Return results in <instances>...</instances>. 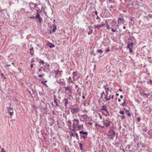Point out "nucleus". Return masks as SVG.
Returning <instances> with one entry per match:
<instances>
[{
	"instance_id": "ddd939ff",
	"label": "nucleus",
	"mask_w": 152,
	"mask_h": 152,
	"mask_svg": "<svg viewBox=\"0 0 152 152\" xmlns=\"http://www.w3.org/2000/svg\"><path fill=\"white\" fill-rule=\"evenodd\" d=\"M31 46L32 45H30V54L32 55L34 53V51L33 50V48Z\"/></svg>"
},
{
	"instance_id": "e2e57ef3",
	"label": "nucleus",
	"mask_w": 152,
	"mask_h": 152,
	"mask_svg": "<svg viewBox=\"0 0 152 152\" xmlns=\"http://www.w3.org/2000/svg\"><path fill=\"white\" fill-rule=\"evenodd\" d=\"M122 118H123V119L125 118V116H124V115H122Z\"/></svg>"
},
{
	"instance_id": "3c124183",
	"label": "nucleus",
	"mask_w": 152,
	"mask_h": 152,
	"mask_svg": "<svg viewBox=\"0 0 152 152\" xmlns=\"http://www.w3.org/2000/svg\"><path fill=\"white\" fill-rule=\"evenodd\" d=\"M105 92H106V94H107V95H108V91H105Z\"/></svg>"
},
{
	"instance_id": "c03bdc74",
	"label": "nucleus",
	"mask_w": 152,
	"mask_h": 152,
	"mask_svg": "<svg viewBox=\"0 0 152 152\" xmlns=\"http://www.w3.org/2000/svg\"><path fill=\"white\" fill-rule=\"evenodd\" d=\"M148 16L149 17L152 18V15L151 14H149Z\"/></svg>"
},
{
	"instance_id": "b1692460",
	"label": "nucleus",
	"mask_w": 152,
	"mask_h": 152,
	"mask_svg": "<svg viewBox=\"0 0 152 152\" xmlns=\"http://www.w3.org/2000/svg\"><path fill=\"white\" fill-rule=\"evenodd\" d=\"M107 95H107L106 94H105L104 95V99L105 101H108L107 97Z\"/></svg>"
},
{
	"instance_id": "a18cd8bd",
	"label": "nucleus",
	"mask_w": 152,
	"mask_h": 152,
	"mask_svg": "<svg viewBox=\"0 0 152 152\" xmlns=\"http://www.w3.org/2000/svg\"><path fill=\"white\" fill-rule=\"evenodd\" d=\"M110 49H109V48H107V50H106L105 51H106V52H108L109 51H110Z\"/></svg>"
},
{
	"instance_id": "de8ad7c7",
	"label": "nucleus",
	"mask_w": 152,
	"mask_h": 152,
	"mask_svg": "<svg viewBox=\"0 0 152 152\" xmlns=\"http://www.w3.org/2000/svg\"><path fill=\"white\" fill-rule=\"evenodd\" d=\"M5 151H4V148H1V152H4Z\"/></svg>"
},
{
	"instance_id": "58836bf2",
	"label": "nucleus",
	"mask_w": 152,
	"mask_h": 152,
	"mask_svg": "<svg viewBox=\"0 0 152 152\" xmlns=\"http://www.w3.org/2000/svg\"><path fill=\"white\" fill-rule=\"evenodd\" d=\"M30 18H31V19H32V18H36V17H34V16H31V17H30Z\"/></svg>"
},
{
	"instance_id": "864d4df0",
	"label": "nucleus",
	"mask_w": 152,
	"mask_h": 152,
	"mask_svg": "<svg viewBox=\"0 0 152 152\" xmlns=\"http://www.w3.org/2000/svg\"><path fill=\"white\" fill-rule=\"evenodd\" d=\"M114 95H112L111 96V98H112V99H113V98L114 97Z\"/></svg>"
},
{
	"instance_id": "412c9836",
	"label": "nucleus",
	"mask_w": 152,
	"mask_h": 152,
	"mask_svg": "<svg viewBox=\"0 0 152 152\" xmlns=\"http://www.w3.org/2000/svg\"><path fill=\"white\" fill-rule=\"evenodd\" d=\"M67 124L68 125V126H69V127L71 126L72 123L70 120L68 121L67 122Z\"/></svg>"
},
{
	"instance_id": "393cba45",
	"label": "nucleus",
	"mask_w": 152,
	"mask_h": 152,
	"mask_svg": "<svg viewBox=\"0 0 152 152\" xmlns=\"http://www.w3.org/2000/svg\"><path fill=\"white\" fill-rule=\"evenodd\" d=\"M98 53H102L103 52L101 50H97L96 51Z\"/></svg>"
},
{
	"instance_id": "f257e3e1",
	"label": "nucleus",
	"mask_w": 152,
	"mask_h": 152,
	"mask_svg": "<svg viewBox=\"0 0 152 152\" xmlns=\"http://www.w3.org/2000/svg\"><path fill=\"white\" fill-rule=\"evenodd\" d=\"M80 134L81 137L83 138L84 139L87 137L88 134V133L87 132H83V131H80Z\"/></svg>"
},
{
	"instance_id": "09e8293b",
	"label": "nucleus",
	"mask_w": 152,
	"mask_h": 152,
	"mask_svg": "<svg viewBox=\"0 0 152 152\" xmlns=\"http://www.w3.org/2000/svg\"><path fill=\"white\" fill-rule=\"evenodd\" d=\"M44 75H45L44 74L43 75H40L38 76V77H42L43 76V75L44 76Z\"/></svg>"
},
{
	"instance_id": "6ab92c4d",
	"label": "nucleus",
	"mask_w": 152,
	"mask_h": 152,
	"mask_svg": "<svg viewBox=\"0 0 152 152\" xmlns=\"http://www.w3.org/2000/svg\"><path fill=\"white\" fill-rule=\"evenodd\" d=\"M124 102L121 105L124 107V106L126 104V99H124Z\"/></svg>"
},
{
	"instance_id": "4d7b16f0",
	"label": "nucleus",
	"mask_w": 152,
	"mask_h": 152,
	"mask_svg": "<svg viewBox=\"0 0 152 152\" xmlns=\"http://www.w3.org/2000/svg\"><path fill=\"white\" fill-rule=\"evenodd\" d=\"M123 95H121L120 96V97L121 99H122L123 98Z\"/></svg>"
},
{
	"instance_id": "39448f33",
	"label": "nucleus",
	"mask_w": 152,
	"mask_h": 152,
	"mask_svg": "<svg viewBox=\"0 0 152 152\" xmlns=\"http://www.w3.org/2000/svg\"><path fill=\"white\" fill-rule=\"evenodd\" d=\"M36 18V19H37V18L38 19V21L40 23H41V21L42 20V18L40 17V15L38 12L37 13Z\"/></svg>"
},
{
	"instance_id": "37998d69",
	"label": "nucleus",
	"mask_w": 152,
	"mask_h": 152,
	"mask_svg": "<svg viewBox=\"0 0 152 152\" xmlns=\"http://www.w3.org/2000/svg\"><path fill=\"white\" fill-rule=\"evenodd\" d=\"M106 27H107V28L108 29H110V28H109V25H108V24H107L106 26Z\"/></svg>"
},
{
	"instance_id": "dca6fc26",
	"label": "nucleus",
	"mask_w": 152,
	"mask_h": 152,
	"mask_svg": "<svg viewBox=\"0 0 152 152\" xmlns=\"http://www.w3.org/2000/svg\"><path fill=\"white\" fill-rule=\"evenodd\" d=\"M81 116L84 120H86L88 117V115L86 114L83 115H81Z\"/></svg>"
},
{
	"instance_id": "9d476101",
	"label": "nucleus",
	"mask_w": 152,
	"mask_h": 152,
	"mask_svg": "<svg viewBox=\"0 0 152 152\" xmlns=\"http://www.w3.org/2000/svg\"><path fill=\"white\" fill-rule=\"evenodd\" d=\"M73 76H72V79L74 80L75 79V77L76 76H78V72H77L76 71L75 72H74L73 73Z\"/></svg>"
},
{
	"instance_id": "0e129e2a",
	"label": "nucleus",
	"mask_w": 152,
	"mask_h": 152,
	"mask_svg": "<svg viewBox=\"0 0 152 152\" xmlns=\"http://www.w3.org/2000/svg\"><path fill=\"white\" fill-rule=\"evenodd\" d=\"M119 91H121V92H122V90L121 89V88H120L119 89Z\"/></svg>"
},
{
	"instance_id": "4468645a",
	"label": "nucleus",
	"mask_w": 152,
	"mask_h": 152,
	"mask_svg": "<svg viewBox=\"0 0 152 152\" xmlns=\"http://www.w3.org/2000/svg\"><path fill=\"white\" fill-rule=\"evenodd\" d=\"M64 88L66 91H67L69 92H70L71 91L70 87L69 86L67 87H64Z\"/></svg>"
},
{
	"instance_id": "20e7f679",
	"label": "nucleus",
	"mask_w": 152,
	"mask_h": 152,
	"mask_svg": "<svg viewBox=\"0 0 152 152\" xmlns=\"http://www.w3.org/2000/svg\"><path fill=\"white\" fill-rule=\"evenodd\" d=\"M102 108L101 109V110H103L105 111L108 115L110 114L109 112L108 111L107 109L106 108V105H103L101 106Z\"/></svg>"
},
{
	"instance_id": "cd10ccee",
	"label": "nucleus",
	"mask_w": 152,
	"mask_h": 152,
	"mask_svg": "<svg viewBox=\"0 0 152 152\" xmlns=\"http://www.w3.org/2000/svg\"><path fill=\"white\" fill-rule=\"evenodd\" d=\"M56 29V26L54 25L53 27V29L52 30V31L53 32H54L55 31Z\"/></svg>"
},
{
	"instance_id": "13d9d810",
	"label": "nucleus",
	"mask_w": 152,
	"mask_h": 152,
	"mask_svg": "<svg viewBox=\"0 0 152 152\" xmlns=\"http://www.w3.org/2000/svg\"><path fill=\"white\" fill-rule=\"evenodd\" d=\"M73 133H72L71 132L70 133V135H71V136H73Z\"/></svg>"
},
{
	"instance_id": "f03ea898",
	"label": "nucleus",
	"mask_w": 152,
	"mask_h": 152,
	"mask_svg": "<svg viewBox=\"0 0 152 152\" xmlns=\"http://www.w3.org/2000/svg\"><path fill=\"white\" fill-rule=\"evenodd\" d=\"M103 124L105 125V126L106 127H108L110 126L111 123V121L106 120L103 121Z\"/></svg>"
},
{
	"instance_id": "f8f14e48",
	"label": "nucleus",
	"mask_w": 152,
	"mask_h": 152,
	"mask_svg": "<svg viewBox=\"0 0 152 152\" xmlns=\"http://www.w3.org/2000/svg\"><path fill=\"white\" fill-rule=\"evenodd\" d=\"M104 25V24H102L100 25H97L95 27V28H97L98 29H99L103 27Z\"/></svg>"
},
{
	"instance_id": "4c0bfd02",
	"label": "nucleus",
	"mask_w": 152,
	"mask_h": 152,
	"mask_svg": "<svg viewBox=\"0 0 152 152\" xmlns=\"http://www.w3.org/2000/svg\"><path fill=\"white\" fill-rule=\"evenodd\" d=\"M111 95H110L109 96V98H107L108 101L110 100L111 99Z\"/></svg>"
},
{
	"instance_id": "338daca9",
	"label": "nucleus",
	"mask_w": 152,
	"mask_h": 152,
	"mask_svg": "<svg viewBox=\"0 0 152 152\" xmlns=\"http://www.w3.org/2000/svg\"><path fill=\"white\" fill-rule=\"evenodd\" d=\"M82 98L83 99H85V96H82Z\"/></svg>"
},
{
	"instance_id": "72a5a7b5",
	"label": "nucleus",
	"mask_w": 152,
	"mask_h": 152,
	"mask_svg": "<svg viewBox=\"0 0 152 152\" xmlns=\"http://www.w3.org/2000/svg\"><path fill=\"white\" fill-rule=\"evenodd\" d=\"M129 4H130V6H134V5L135 4V3L134 4L133 2H131L129 3Z\"/></svg>"
},
{
	"instance_id": "1a4fd4ad",
	"label": "nucleus",
	"mask_w": 152,
	"mask_h": 152,
	"mask_svg": "<svg viewBox=\"0 0 152 152\" xmlns=\"http://www.w3.org/2000/svg\"><path fill=\"white\" fill-rule=\"evenodd\" d=\"M68 100H69L68 99L65 98L63 100V102L65 104L64 106L65 107L67 106V104H68Z\"/></svg>"
},
{
	"instance_id": "4be33fe9",
	"label": "nucleus",
	"mask_w": 152,
	"mask_h": 152,
	"mask_svg": "<svg viewBox=\"0 0 152 152\" xmlns=\"http://www.w3.org/2000/svg\"><path fill=\"white\" fill-rule=\"evenodd\" d=\"M127 1L129 3L132 2L134 3V4L135 3V5H138V4H137L136 3L135 1L133 0H127Z\"/></svg>"
},
{
	"instance_id": "2f4dec72",
	"label": "nucleus",
	"mask_w": 152,
	"mask_h": 152,
	"mask_svg": "<svg viewBox=\"0 0 152 152\" xmlns=\"http://www.w3.org/2000/svg\"><path fill=\"white\" fill-rule=\"evenodd\" d=\"M80 149L81 150H83V146L81 143H80Z\"/></svg>"
},
{
	"instance_id": "9b49d317",
	"label": "nucleus",
	"mask_w": 152,
	"mask_h": 152,
	"mask_svg": "<svg viewBox=\"0 0 152 152\" xmlns=\"http://www.w3.org/2000/svg\"><path fill=\"white\" fill-rule=\"evenodd\" d=\"M63 148L65 152H68L69 151V148L66 145H64Z\"/></svg>"
},
{
	"instance_id": "e433bc0d",
	"label": "nucleus",
	"mask_w": 152,
	"mask_h": 152,
	"mask_svg": "<svg viewBox=\"0 0 152 152\" xmlns=\"http://www.w3.org/2000/svg\"><path fill=\"white\" fill-rule=\"evenodd\" d=\"M129 52L130 53H132L133 52L132 48L129 49Z\"/></svg>"
},
{
	"instance_id": "7c9ffc66",
	"label": "nucleus",
	"mask_w": 152,
	"mask_h": 152,
	"mask_svg": "<svg viewBox=\"0 0 152 152\" xmlns=\"http://www.w3.org/2000/svg\"><path fill=\"white\" fill-rule=\"evenodd\" d=\"M119 113L120 114H122V115H123L124 114V111H123V110H120L119 111Z\"/></svg>"
},
{
	"instance_id": "6e6d98bb",
	"label": "nucleus",
	"mask_w": 152,
	"mask_h": 152,
	"mask_svg": "<svg viewBox=\"0 0 152 152\" xmlns=\"http://www.w3.org/2000/svg\"><path fill=\"white\" fill-rule=\"evenodd\" d=\"M92 33V30H91V33H90V32H88V35H90L91 34V33Z\"/></svg>"
},
{
	"instance_id": "aec40b11",
	"label": "nucleus",
	"mask_w": 152,
	"mask_h": 152,
	"mask_svg": "<svg viewBox=\"0 0 152 152\" xmlns=\"http://www.w3.org/2000/svg\"><path fill=\"white\" fill-rule=\"evenodd\" d=\"M0 75L1 78L2 79H3V80H4L6 78L3 75V74L2 73H0Z\"/></svg>"
},
{
	"instance_id": "bb28decb",
	"label": "nucleus",
	"mask_w": 152,
	"mask_h": 152,
	"mask_svg": "<svg viewBox=\"0 0 152 152\" xmlns=\"http://www.w3.org/2000/svg\"><path fill=\"white\" fill-rule=\"evenodd\" d=\"M111 130V132L112 133L111 134V136H113V135L114 136L115 133V131H113V130Z\"/></svg>"
},
{
	"instance_id": "2eb2a0df",
	"label": "nucleus",
	"mask_w": 152,
	"mask_h": 152,
	"mask_svg": "<svg viewBox=\"0 0 152 152\" xmlns=\"http://www.w3.org/2000/svg\"><path fill=\"white\" fill-rule=\"evenodd\" d=\"M145 144L144 143H137V146L138 148H139L140 147H144Z\"/></svg>"
},
{
	"instance_id": "f3484780",
	"label": "nucleus",
	"mask_w": 152,
	"mask_h": 152,
	"mask_svg": "<svg viewBox=\"0 0 152 152\" xmlns=\"http://www.w3.org/2000/svg\"><path fill=\"white\" fill-rule=\"evenodd\" d=\"M74 122H75L76 123L75 124L77 125V127L79 128V121L78 120L75 119L74 120Z\"/></svg>"
},
{
	"instance_id": "69168bd1",
	"label": "nucleus",
	"mask_w": 152,
	"mask_h": 152,
	"mask_svg": "<svg viewBox=\"0 0 152 152\" xmlns=\"http://www.w3.org/2000/svg\"><path fill=\"white\" fill-rule=\"evenodd\" d=\"M40 63H44V61L43 60H42L41 61Z\"/></svg>"
},
{
	"instance_id": "5701e85b",
	"label": "nucleus",
	"mask_w": 152,
	"mask_h": 152,
	"mask_svg": "<svg viewBox=\"0 0 152 152\" xmlns=\"http://www.w3.org/2000/svg\"><path fill=\"white\" fill-rule=\"evenodd\" d=\"M74 80H73V79L72 80V79L71 77H69L68 80V81L69 82H71L72 83L73 82Z\"/></svg>"
},
{
	"instance_id": "6e6552de",
	"label": "nucleus",
	"mask_w": 152,
	"mask_h": 152,
	"mask_svg": "<svg viewBox=\"0 0 152 152\" xmlns=\"http://www.w3.org/2000/svg\"><path fill=\"white\" fill-rule=\"evenodd\" d=\"M62 75V73L59 71H58L56 73V76L57 77L60 78L61 77Z\"/></svg>"
},
{
	"instance_id": "f704fd0d",
	"label": "nucleus",
	"mask_w": 152,
	"mask_h": 152,
	"mask_svg": "<svg viewBox=\"0 0 152 152\" xmlns=\"http://www.w3.org/2000/svg\"><path fill=\"white\" fill-rule=\"evenodd\" d=\"M140 118L139 117H138L137 118V120L138 122H139L140 121Z\"/></svg>"
},
{
	"instance_id": "473e14b6",
	"label": "nucleus",
	"mask_w": 152,
	"mask_h": 152,
	"mask_svg": "<svg viewBox=\"0 0 152 152\" xmlns=\"http://www.w3.org/2000/svg\"><path fill=\"white\" fill-rule=\"evenodd\" d=\"M122 20V19L121 18H119L118 20V23H119L120 22H121Z\"/></svg>"
},
{
	"instance_id": "052dcab7",
	"label": "nucleus",
	"mask_w": 152,
	"mask_h": 152,
	"mask_svg": "<svg viewBox=\"0 0 152 152\" xmlns=\"http://www.w3.org/2000/svg\"><path fill=\"white\" fill-rule=\"evenodd\" d=\"M123 110L126 112V110H127L125 108H124L123 109Z\"/></svg>"
},
{
	"instance_id": "0eeeda50",
	"label": "nucleus",
	"mask_w": 152,
	"mask_h": 152,
	"mask_svg": "<svg viewBox=\"0 0 152 152\" xmlns=\"http://www.w3.org/2000/svg\"><path fill=\"white\" fill-rule=\"evenodd\" d=\"M9 113L11 116H12L13 114V109L12 108L9 107L8 108Z\"/></svg>"
},
{
	"instance_id": "79ce46f5",
	"label": "nucleus",
	"mask_w": 152,
	"mask_h": 152,
	"mask_svg": "<svg viewBox=\"0 0 152 152\" xmlns=\"http://www.w3.org/2000/svg\"><path fill=\"white\" fill-rule=\"evenodd\" d=\"M144 95L145 96H146L147 98H148V94H146L145 93H144Z\"/></svg>"
},
{
	"instance_id": "680f3d73",
	"label": "nucleus",
	"mask_w": 152,
	"mask_h": 152,
	"mask_svg": "<svg viewBox=\"0 0 152 152\" xmlns=\"http://www.w3.org/2000/svg\"><path fill=\"white\" fill-rule=\"evenodd\" d=\"M96 19H100V18L98 16H97L96 17Z\"/></svg>"
},
{
	"instance_id": "423d86ee",
	"label": "nucleus",
	"mask_w": 152,
	"mask_h": 152,
	"mask_svg": "<svg viewBox=\"0 0 152 152\" xmlns=\"http://www.w3.org/2000/svg\"><path fill=\"white\" fill-rule=\"evenodd\" d=\"M134 44L133 42H130L127 45V48L129 49L132 48Z\"/></svg>"
},
{
	"instance_id": "8fccbe9b",
	"label": "nucleus",
	"mask_w": 152,
	"mask_h": 152,
	"mask_svg": "<svg viewBox=\"0 0 152 152\" xmlns=\"http://www.w3.org/2000/svg\"><path fill=\"white\" fill-rule=\"evenodd\" d=\"M56 96L55 95H54V96H53V98L54 100H55H55H57L56 99Z\"/></svg>"
},
{
	"instance_id": "7ed1b4c3",
	"label": "nucleus",
	"mask_w": 152,
	"mask_h": 152,
	"mask_svg": "<svg viewBox=\"0 0 152 152\" xmlns=\"http://www.w3.org/2000/svg\"><path fill=\"white\" fill-rule=\"evenodd\" d=\"M71 112L72 113H77L79 111V108H70Z\"/></svg>"
},
{
	"instance_id": "c85d7f7f",
	"label": "nucleus",
	"mask_w": 152,
	"mask_h": 152,
	"mask_svg": "<svg viewBox=\"0 0 152 152\" xmlns=\"http://www.w3.org/2000/svg\"><path fill=\"white\" fill-rule=\"evenodd\" d=\"M77 126V125L75 124V122H74L73 124V128H75Z\"/></svg>"
},
{
	"instance_id": "c756f323",
	"label": "nucleus",
	"mask_w": 152,
	"mask_h": 152,
	"mask_svg": "<svg viewBox=\"0 0 152 152\" xmlns=\"http://www.w3.org/2000/svg\"><path fill=\"white\" fill-rule=\"evenodd\" d=\"M54 102L56 104V106H59L57 102V100L55 99V100H54Z\"/></svg>"
},
{
	"instance_id": "49530a36",
	"label": "nucleus",
	"mask_w": 152,
	"mask_h": 152,
	"mask_svg": "<svg viewBox=\"0 0 152 152\" xmlns=\"http://www.w3.org/2000/svg\"><path fill=\"white\" fill-rule=\"evenodd\" d=\"M38 71L39 72H42V69L41 68H39L38 70Z\"/></svg>"
},
{
	"instance_id": "a19ab883",
	"label": "nucleus",
	"mask_w": 152,
	"mask_h": 152,
	"mask_svg": "<svg viewBox=\"0 0 152 152\" xmlns=\"http://www.w3.org/2000/svg\"><path fill=\"white\" fill-rule=\"evenodd\" d=\"M105 94L104 93V92L103 91L102 93L101 94V96H102L103 95H104Z\"/></svg>"
},
{
	"instance_id": "ea45409f",
	"label": "nucleus",
	"mask_w": 152,
	"mask_h": 152,
	"mask_svg": "<svg viewBox=\"0 0 152 152\" xmlns=\"http://www.w3.org/2000/svg\"><path fill=\"white\" fill-rule=\"evenodd\" d=\"M110 89L108 88H105V91H110Z\"/></svg>"
},
{
	"instance_id": "603ef678",
	"label": "nucleus",
	"mask_w": 152,
	"mask_h": 152,
	"mask_svg": "<svg viewBox=\"0 0 152 152\" xmlns=\"http://www.w3.org/2000/svg\"><path fill=\"white\" fill-rule=\"evenodd\" d=\"M24 3L25 5H27L28 4V2H24Z\"/></svg>"
},
{
	"instance_id": "c9c22d12",
	"label": "nucleus",
	"mask_w": 152,
	"mask_h": 152,
	"mask_svg": "<svg viewBox=\"0 0 152 152\" xmlns=\"http://www.w3.org/2000/svg\"><path fill=\"white\" fill-rule=\"evenodd\" d=\"M111 30L113 32H115L117 31L116 30H114L112 28H111Z\"/></svg>"
},
{
	"instance_id": "a878e982",
	"label": "nucleus",
	"mask_w": 152,
	"mask_h": 152,
	"mask_svg": "<svg viewBox=\"0 0 152 152\" xmlns=\"http://www.w3.org/2000/svg\"><path fill=\"white\" fill-rule=\"evenodd\" d=\"M126 112V114H127L129 116H130V115H131L130 113L128 110H126V112Z\"/></svg>"
},
{
	"instance_id": "a211bd4d",
	"label": "nucleus",
	"mask_w": 152,
	"mask_h": 152,
	"mask_svg": "<svg viewBox=\"0 0 152 152\" xmlns=\"http://www.w3.org/2000/svg\"><path fill=\"white\" fill-rule=\"evenodd\" d=\"M48 45L50 48H51L55 47V45L51 43H48Z\"/></svg>"
},
{
	"instance_id": "bf43d9fd",
	"label": "nucleus",
	"mask_w": 152,
	"mask_h": 152,
	"mask_svg": "<svg viewBox=\"0 0 152 152\" xmlns=\"http://www.w3.org/2000/svg\"><path fill=\"white\" fill-rule=\"evenodd\" d=\"M95 14L96 15H97V12L96 11H95Z\"/></svg>"
},
{
	"instance_id": "774afa93",
	"label": "nucleus",
	"mask_w": 152,
	"mask_h": 152,
	"mask_svg": "<svg viewBox=\"0 0 152 152\" xmlns=\"http://www.w3.org/2000/svg\"><path fill=\"white\" fill-rule=\"evenodd\" d=\"M150 82L151 84H152V80H150Z\"/></svg>"
},
{
	"instance_id": "5fc2aeb1",
	"label": "nucleus",
	"mask_w": 152,
	"mask_h": 152,
	"mask_svg": "<svg viewBox=\"0 0 152 152\" xmlns=\"http://www.w3.org/2000/svg\"><path fill=\"white\" fill-rule=\"evenodd\" d=\"M112 24H114V25L115 24V23H115V22H114V21H113V22H112Z\"/></svg>"
}]
</instances>
